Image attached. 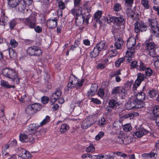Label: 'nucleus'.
Here are the masks:
<instances>
[{
  "instance_id": "61",
  "label": "nucleus",
  "mask_w": 159,
  "mask_h": 159,
  "mask_svg": "<svg viewBox=\"0 0 159 159\" xmlns=\"http://www.w3.org/2000/svg\"><path fill=\"white\" fill-rule=\"evenodd\" d=\"M124 137L118 136L116 139V142L120 144L124 143Z\"/></svg>"
},
{
  "instance_id": "17",
  "label": "nucleus",
  "mask_w": 159,
  "mask_h": 159,
  "mask_svg": "<svg viewBox=\"0 0 159 159\" xmlns=\"http://www.w3.org/2000/svg\"><path fill=\"white\" fill-rule=\"evenodd\" d=\"M130 101H128L127 102L125 103V107L127 110H130L132 109L135 108V102L134 100L133 97L132 96L130 98Z\"/></svg>"
},
{
  "instance_id": "40",
  "label": "nucleus",
  "mask_w": 159,
  "mask_h": 159,
  "mask_svg": "<svg viewBox=\"0 0 159 159\" xmlns=\"http://www.w3.org/2000/svg\"><path fill=\"white\" fill-rule=\"evenodd\" d=\"M148 93L150 97L153 98L156 96L157 94V92L154 89H152L151 90H149Z\"/></svg>"
},
{
  "instance_id": "34",
  "label": "nucleus",
  "mask_w": 159,
  "mask_h": 159,
  "mask_svg": "<svg viewBox=\"0 0 159 159\" xmlns=\"http://www.w3.org/2000/svg\"><path fill=\"white\" fill-rule=\"evenodd\" d=\"M0 85L6 89H10L11 88H14L15 86L14 85H9L8 82L7 81H5L3 80H1L0 81Z\"/></svg>"
},
{
  "instance_id": "11",
  "label": "nucleus",
  "mask_w": 159,
  "mask_h": 159,
  "mask_svg": "<svg viewBox=\"0 0 159 159\" xmlns=\"http://www.w3.org/2000/svg\"><path fill=\"white\" fill-rule=\"evenodd\" d=\"M61 95V91L58 88L52 94L50 100V103L51 105H53L59 98Z\"/></svg>"
},
{
  "instance_id": "42",
  "label": "nucleus",
  "mask_w": 159,
  "mask_h": 159,
  "mask_svg": "<svg viewBox=\"0 0 159 159\" xmlns=\"http://www.w3.org/2000/svg\"><path fill=\"white\" fill-rule=\"evenodd\" d=\"M109 54L108 56L110 57L115 56L118 54L117 51L115 49L111 50L109 51L107 53Z\"/></svg>"
},
{
  "instance_id": "25",
  "label": "nucleus",
  "mask_w": 159,
  "mask_h": 159,
  "mask_svg": "<svg viewBox=\"0 0 159 159\" xmlns=\"http://www.w3.org/2000/svg\"><path fill=\"white\" fill-rule=\"evenodd\" d=\"M132 97L138 100H140L143 101L145 99V94L143 92H140L138 93L136 95H134Z\"/></svg>"
},
{
  "instance_id": "4",
  "label": "nucleus",
  "mask_w": 159,
  "mask_h": 159,
  "mask_svg": "<svg viewBox=\"0 0 159 159\" xmlns=\"http://www.w3.org/2000/svg\"><path fill=\"white\" fill-rule=\"evenodd\" d=\"M23 21L25 25L30 28L33 29L36 25V16L31 14L29 17L23 19Z\"/></svg>"
},
{
  "instance_id": "58",
  "label": "nucleus",
  "mask_w": 159,
  "mask_h": 159,
  "mask_svg": "<svg viewBox=\"0 0 159 159\" xmlns=\"http://www.w3.org/2000/svg\"><path fill=\"white\" fill-rule=\"evenodd\" d=\"M104 135V133L102 132H100L98 134H97L95 137V139L98 141L101 138H102Z\"/></svg>"
},
{
  "instance_id": "32",
  "label": "nucleus",
  "mask_w": 159,
  "mask_h": 159,
  "mask_svg": "<svg viewBox=\"0 0 159 159\" xmlns=\"http://www.w3.org/2000/svg\"><path fill=\"white\" fill-rule=\"evenodd\" d=\"M135 102L136 109H139L145 106V103L143 101L140 100H138L134 98Z\"/></svg>"
},
{
  "instance_id": "53",
  "label": "nucleus",
  "mask_w": 159,
  "mask_h": 159,
  "mask_svg": "<svg viewBox=\"0 0 159 159\" xmlns=\"http://www.w3.org/2000/svg\"><path fill=\"white\" fill-rule=\"evenodd\" d=\"M139 68L140 70L144 71L147 68L146 64H145L142 61H140Z\"/></svg>"
},
{
  "instance_id": "41",
  "label": "nucleus",
  "mask_w": 159,
  "mask_h": 159,
  "mask_svg": "<svg viewBox=\"0 0 159 159\" xmlns=\"http://www.w3.org/2000/svg\"><path fill=\"white\" fill-rule=\"evenodd\" d=\"M9 53L10 58H13L16 56V53L14 50L12 48L9 49Z\"/></svg>"
},
{
  "instance_id": "2",
  "label": "nucleus",
  "mask_w": 159,
  "mask_h": 159,
  "mask_svg": "<svg viewBox=\"0 0 159 159\" xmlns=\"http://www.w3.org/2000/svg\"><path fill=\"white\" fill-rule=\"evenodd\" d=\"M136 39L133 37H130L127 40V46L128 48L126 52L127 57L131 58L134 57L135 54V46Z\"/></svg>"
},
{
  "instance_id": "10",
  "label": "nucleus",
  "mask_w": 159,
  "mask_h": 159,
  "mask_svg": "<svg viewBox=\"0 0 159 159\" xmlns=\"http://www.w3.org/2000/svg\"><path fill=\"white\" fill-rule=\"evenodd\" d=\"M147 30V27L146 24L143 22L137 21L134 24V31L138 33L139 32H144Z\"/></svg>"
},
{
  "instance_id": "55",
  "label": "nucleus",
  "mask_w": 159,
  "mask_h": 159,
  "mask_svg": "<svg viewBox=\"0 0 159 159\" xmlns=\"http://www.w3.org/2000/svg\"><path fill=\"white\" fill-rule=\"evenodd\" d=\"M113 9L114 11L116 12L120 11L121 9L120 4L119 3L115 4L114 7Z\"/></svg>"
},
{
  "instance_id": "18",
  "label": "nucleus",
  "mask_w": 159,
  "mask_h": 159,
  "mask_svg": "<svg viewBox=\"0 0 159 159\" xmlns=\"http://www.w3.org/2000/svg\"><path fill=\"white\" fill-rule=\"evenodd\" d=\"M77 8L75 9V7L73 8L70 11V13L74 16L76 17L80 16L83 15L82 13V8L81 7H77Z\"/></svg>"
},
{
  "instance_id": "38",
  "label": "nucleus",
  "mask_w": 159,
  "mask_h": 159,
  "mask_svg": "<svg viewBox=\"0 0 159 159\" xmlns=\"http://www.w3.org/2000/svg\"><path fill=\"white\" fill-rule=\"evenodd\" d=\"M139 115V114L137 112H134L125 115L124 116L125 118H129L130 119H133L134 117L138 116Z\"/></svg>"
},
{
  "instance_id": "24",
  "label": "nucleus",
  "mask_w": 159,
  "mask_h": 159,
  "mask_svg": "<svg viewBox=\"0 0 159 159\" xmlns=\"http://www.w3.org/2000/svg\"><path fill=\"white\" fill-rule=\"evenodd\" d=\"M98 87V85L96 84H92L90 91L87 92L88 96H92L97 91Z\"/></svg>"
},
{
  "instance_id": "9",
  "label": "nucleus",
  "mask_w": 159,
  "mask_h": 159,
  "mask_svg": "<svg viewBox=\"0 0 159 159\" xmlns=\"http://www.w3.org/2000/svg\"><path fill=\"white\" fill-rule=\"evenodd\" d=\"M146 51L150 57H154L156 56V45L153 42L148 43L146 44Z\"/></svg>"
},
{
  "instance_id": "1",
  "label": "nucleus",
  "mask_w": 159,
  "mask_h": 159,
  "mask_svg": "<svg viewBox=\"0 0 159 159\" xmlns=\"http://www.w3.org/2000/svg\"><path fill=\"white\" fill-rule=\"evenodd\" d=\"M2 72L5 77L12 79L15 84H18L20 83V79L18 77L17 72L15 70L6 68L2 70Z\"/></svg>"
},
{
  "instance_id": "31",
  "label": "nucleus",
  "mask_w": 159,
  "mask_h": 159,
  "mask_svg": "<svg viewBox=\"0 0 159 159\" xmlns=\"http://www.w3.org/2000/svg\"><path fill=\"white\" fill-rule=\"evenodd\" d=\"M102 14V12L100 11H98L94 14L93 16L94 19L96 22L100 23V19Z\"/></svg>"
},
{
  "instance_id": "22",
  "label": "nucleus",
  "mask_w": 159,
  "mask_h": 159,
  "mask_svg": "<svg viewBox=\"0 0 159 159\" xmlns=\"http://www.w3.org/2000/svg\"><path fill=\"white\" fill-rule=\"evenodd\" d=\"M126 14L129 17H131L134 20H137L139 19V14L135 13L131 9H127Z\"/></svg>"
},
{
  "instance_id": "47",
  "label": "nucleus",
  "mask_w": 159,
  "mask_h": 159,
  "mask_svg": "<svg viewBox=\"0 0 159 159\" xmlns=\"http://www.w3.org/2000/svg\"><path fill=\"white\" fill-rule=\"evenodd\" d=\"M120 29V26L116 25L114 26L112 28L111 32L112 34H114L116 32H117L118 30Z\"/></svg>"
},
{
  "instance_id": "48",
  "label": "nucleus",
  "mask_w": 159,
  "mask_h": 159,
  "mask_svg": "<svg viewBox=\"0 0 159 159\" xmlns=\"http://www.w3.org/2000/svg\"><path fill=\"white\" fill-rule=\"evenodd\" d=\"M122 125V123L120 121H116L113 124V128H116L118 129H121Z\"/></svg>"
},
{
  "instance_id": "46",
  "label": "nucleus",
  "mask_w": 159,
  "mask_h": 159,
  "mask_svg": "<svg viewBox=\"0 0 159 159\" xmlns=\"http://www.w3.org/2000/svg\"><path fill=\"white\" fill-rule=\"evenodd\" d=\"M141 3L145 9L149 8V5L148 4V0H141Z\"/></svg>"
},
{
  "instance_id": "43",
  "label": "nucleus",
  "mask_w": 159,
  "mask_h": 159,
  "mask_svg": "<svg viewBox=\"0 0 159 159\" xmlns=\"http://www.w3.org/2000/svg\"><path fill=\"white\" fill-rule=\"evenodd\" d=\"M9 27L10 29L12 30L14 29V27L17 24L16 21L14 19H13L9 22Z\"/></svg>"
},
{
  "instance_id": "51",
  "label": "nucleus",
  "mask_w": 159,
  "mask_h": 159,
  "mask_svg": "<svg viewBox=\"0 0 159 159\" xmlns=\"http://www.w3.org/2000/svg\"><path fill=\"white\" fill-rule=\"evenodd\" d=\"M132 127L131 125L129 124H128L125 125L123 127V129L124 131L128 132L129 131L131 130Z\"/></svg>"
},
{
  "instance_id": "39",
  "label": "nucleus",
  "mask_w": 159,
  "mask_h": 159,
  "mask_svg": "<svg viewBox=\"0 0 159 159\" xmlns=\"http://www.w3.org/2000/svg\"><path fill=\"white\" fill-rule=\"evenodd\" d=\"M145 71V75L146 76L150 77L152 75H155V73L150 67H148Z\"/></svg>"
},
{
  "instance_id": "15",
  "label": "nucleus",
  "mask_w": 159,
  "mask_h": 159,
  "mask_svg": "<svg viewBox=\"0 0 159 159\" xmlns=\"http://www.w3.org/2000/svg\"><path fill=\"white\" fill-rule=\"evenodd\" d=\"M20 149V152L18 154L19 157L24 159H29L32 157L29 151L23 148Z\"/></svg>"
},
{
  "instance_id": "37",
  "label": "nucleus",
  "mask_w": 159,
  "mask_h": 159,
  "mask_svg": "<svg viewBox=\"0 0 159 159\" xmlns=\"http://www.w3.org/2000/svg\"><path fill=\"white\" fill-rule=\"evenodd\" d=\"M69 129V126L66 124H64L61 125L60 128V132L62 134H64Z\"/></svg>"
},
{
  "instance_id": "30",
  "label": "nucleus",
  "mask_w": 159,
  "mask_h": 159,
  "mask_svg": "<svg viewBox=\"0 0 159 159\" xmlns=\"http://www.w3.org/2000/svg\"><path fill=\"white\" fill-rule=\"evenodd\" d=\"M124 43L123 40L121 38H119L115 43V47L117 49H120Z\"/></svg>"
},
{
  "instance_id": "23",
  "label": "nucleus",
  "mask_w": 159,
  "mask_h": 159,
  "mask_svg": "<svg viewBox=\"0 0 159 159\" xmlns=\"http://www.w3.org/2000/svg\"><path fill=\"white\" fill-rule=\"evenodd\" d=\"M121 93H125V89L122 87L117 86L112 89L111 92V94L114 96Z\"/></svg>"
},
{
  "instance_id": "36",
  "label": "nucleus",
  "mask_w": 159,
  "mask_h": 159,
  "mask_svg": "<svg viewBox=\"0 0 159 159\" xmlns=\"http://www.w3.org/2000/svg\"><path fill=\"white\" fill-rule=\"evenodd\" d=\"M100 51L98 50L95 47L90 53V57L91 58H95L98 56Z\"/></svg>"
},
{
  "instance_id": "7",
  "label": "nucleus",
  "mask_w": 159,
  "mask_h": 159,
  "mask_svg": "<svg viewBox=\"0 0 159 159\" xmlns=\"http://www.w3.org/2000/svg\"><path fill=\"white\" fill-rule=\"evenodd\" d=\"M69 82L68 84L67 88L65 89L66 91L68 92L70 89L75 87L76 86V88L81 87L82 85V82H79L77 79L76 78H70L69 80Z\"/></svg>"
},
{
  "instance_id": "8",
  "label": "nucleus",
  "mask_w": 159,
  "mask_h": 159,
  "mask_svg": "<svg viewBox=\"0 0 159 159\" xmlns=\"http://www.w3.org/2000/svg\"><path fill=\"white\" fill-rule=\"evenodd\" d=\"M27 53L30 56L39 57L42 54V51L39 47L33 46L27 48Z\"/></svg>"
},
{
  "instance_id": "35",
  "label": "nucleus",
  "mask_w": 159,
  "mask_h": 159,
  "mask_svg": "<svg viewBox=\"0 0 159 159\" xmlns=\"http://www.w3.org/2000/svg\"><path fill=\"white\" fill-rule=\"evenodd\" d=\"M9 6L13 8L17 7L19 3V0H7Z\"/></svg>"
},
{
  "instance_id": "50",
  "label": "nucleus",
  "mask_w": 159,
  "mask_h": 159,
  "mask_svg": "<svg viewBox=\"0 0 159 159\" xmlns=\"http://www.w3.org/2000/svg\"><path fill=\"white\" fill-rule=\"evenodd\" d=\"M18 9L19 11H22L25 8V5L21 3H19L18 5Z\"/></svg>"
},
{
  "instance_id": "56",
  "label": "nucleus",
  "mask_w": 159,
  "mask_h": 159,
  "mask_svg": "<svg viewBox=\"0 0 159 159\" xmlns=\"http://www.w3.org/2000/svg\"><path fill=\"white\" fill-rule=\"evenodd\" d=\"M41 100L42 103L46 104L48 102L49 98L48 97L44 96L41 98Z\"/></svg>"
},
{
  "instance_id": "5",
  "label": "nucleus",
  "mask_w": 159,
  "mask_h": 159,
  "mask_svg": "<svg viewBox=\"0 0 159 159\" xmlns=\"http://www.w3.org/2000/svg\"><path fill=\"white\" fill-rule=\"evenodd\" d=\"M42 106L39 104H32L27 107L25 108V112L27 115H30L40 110Z\"/></svg>"
},
{
  "instance_id": "33",
  "label": "nucleus",
  "mask_w": 159,
  "mask_h": 159,
  "mask_svg": "<svg viewBox=\"0 0 159 159\" xmlns=\"http://www.w3.org/2000/svg\"><path fill=\"white\" fill-rule=\"evenodd\" d=\"M105 42L104 41H101L95 47L100 51H101L103 49H106V47H105Z\"/></svg>"
},
{
  "instance_id": "29",
  "label": "nucleus",
  "mask_w": 159,
  "mask_h": 159,
  "mask_svg": "<svg viewBox=\"0 0 159 159\" xmlns=\"http://www.w3.org/2000/svg\"><path fill=\"white\" fill-rule=\"evenodd\" d=\"M84 18L83 15L75 17V21L76 24L78 25H82L84 22Z\"/></svg>"
},
{
  "instance_id": "45",
  "label": "nucleus",
  "mask_w": 159,
  "mask_h": 159,
  "mask_svg": "<svg viewBox=\"0 0 159 159\" xmlns=\"http://www.w3.org/2000/svg\"><path fill=\"white\" fill-rule=\"evenodd\" d=\"M50 120V117L48 116H47L45 118L43 119V120L40 123V126H43L47 123Z\"/></svg>"
},
{
  "instance_id": "16",
  "label": "nucleus",
  "mask_w": 159,
  "mask_h": 159,
  "mask_svg": "<svg viewBox=\"0 0 159 159\" xmlns=\"http://www.w3.org/2000/svg\"><path fill=\"white\" fill-rule=\"evenodd\" d=\"M137 79L134 82V85L136 88L139 87L141 84V82L144 80V75L140 73L137 74Z\"/></svg>"
},
{
  "instance_id": "49",
  "label": "nucleus",
  "mask_w": 159,
  "mask_h": 159,
  "mask_svg": "<svg viewBox=\"0 0 159 159\" xmlns=\"http://www.w3.org/2000/svg\"><path fill=\"white\" fill-rule=\"evenodd\" d=\"M125 60V58L122 57L119 58L117 61H116L115 62V65L116 67L119 66L120 64L122 63Z\"/></svg>"
},
{
  "instance_id": "13",
  "label": "nucleus",
  "mask_w": 159,
  "mask_h": 159,
  "mask_svg": "<svg viewBox=\"0 0 159 159\" xmlns=\"http://www.w3.org/2000/svg\"><path fill=\"white\" fill-rule=\"evenodd\" d=\"M149 131L143 128H140L137 129L136 131L134 133L133 135L134 137L140 138L143 135L147 134Z\"/></svg>"
},
{
  "instance_id": "19",
  "label": "nucleus",
  "mask_w": 159,
  "mask_h": 159,
  "mask_svg": "<svg viewBox=\"0 0 159 159\" xmlns=\"http://www.w3.org/2000/svg\"><path fill=\"white\" fill-rule=\"evenodd\" d=\"M92 119L89 117L85 118L83 121L81 125V127L83 129H86L90 127L93 123L91 121Z\"/></svg>"
},
{
  "instance_id": "12",
  "label": "nucleus",
  "mask_w": 159,
  "mask_h": 159,
  "mask_svg": "<svg viewBox=\"0 0 159 159\" xmlns=\"http://www.w3.org/2000/svg\"><path fill=\"white\" fill-rule=\"evenodd\" d=\"M26 134H20L19 135L20 141L22 143L29 142L32 143L34 142V138L32 136H28Z\"/></svg>"
},
{
  "instance_id": "26",
  "label": "nucleus",
  "mask_w": 159,
  "mask_h": 159,
  "mask_svg": "<svg viewBox=\"0 0 159 159\" xmlns=\"http://www.w3.org/2000/svg\"><path fill=\"white\" fill-rule=\"evenodd\" d=\"M108 105L113 109H115L119 105L120 103L119 102L115 99H111L109 100Z\"/></svg>"
},
{
  "instance_id": "59",
  "label": "nucleus",
  "mask_w": 159,
  "mask_h": 159,
  "mask_svg": "<svg viewBox=\"0 0 159 159\" xmlns=\"http://www.w3.org/2000/svg\"><path fill=\"white\" fill-rule=\"evenodd\" d=\"M121 72L120 70H117L115 71H114L113 72H111V77L116 76L117 75L119 76V75H120Z\"/></svg>"
},
{
  "instance_id": "27",
  "label": "nucleus",
  "mask_w": 159,
  "mask_h": 159,
  "mask_svg": "<svg viewBox=\"0 0 159 159\" xmlns=\"http://www.w3.org/2000/svg\"><path fill=\"white\" fill-rule=\"evenodd\" d=\"M156 152V150H153L149 153L143 154L142 157L145 158L144 159H150V158L153 157L155 156Z\"/></svg>"
},
{
  "instance_id": "60",
  "label": "nucleus",
  "mask_w": 159,
  "mask_h": 159,
  "mask_svg": "<svg viewBox=\"0 0 159 159\" xmlns=\"http://www.w3.org/2000/svg\"><path fill=\"white\" fill-rule=\"evenodd\" d=\"M10 44L13 48H15L18 45V43L14 39H11V40Z\"/></svg>"
},
{
  "instance_id": "6",
  "label": "nucleus",
  "mask_w": 159,
  "mask_h": 159,
  "mask_svg": "<svg viewBox=\"0 0 159 159\" xmlns=\"http://www.w3.org/2000/svg\"><path fill=\"white\" fill-rule=\"evenodd\" d=\"M39 126L36 124H31L27 126L25 131V133L28 134V136L35 133V134L36 135L40 136L41 135V131L36 132V130L38 129Z\"/></svg>"
},
{
  "instance_id": "64",
  "label": "nucleus",
  "mask_w": 159,
  "mask_h": 159,
  "mask_svg": "<svg viewBox=\"0 0 159 159\" xmlns=\"http://www.w3.org/2000/svg\"><path fill=\"white\" fill-rule=\"evenodd\" d=\"M124 144H127L131 143V140L130 139L129 137H124Z\"/></svg>"
},
{
  "instance_id": "52",
  "label": "nucleus",
  "mask_w": 159,
  "mask_h": 159,
  "mask_svg": "<svg viewBox=\"0 0 159 159\" xmlns=\"http://www.w3.org/2000/svg\"><path fill=\"white\" fill-rule=\"evenodd\" d=\"M98 125L102 127L104 126L106 124V120L103 117H101L98 121Z\"/></svg>"
},
{
  "instance_id": "44",
  "label": "nucleus",
  "mask_w": 159,
  "mask_h": 159,
  "mask_svg": "<svg viewBox=\"0 0 159 159\" xmlns=\"http://www.w3.org/2000/svg\"><path fill=\"white\" fill-rule=\"evenodd\" d=\"M95 151V148L93 144L90 143V146L86 149V151L87 152H93Z\"/></svg>"
},
{
  "instance_id": "3",
  "label": "nucleus",
  "mask_w": 159,
  "mask_h": 159,
  "mask_svg": "<svg viewBox=\"0 0 159 159\" xmlns=\"http://www.w3.org/2000/svg\"><path fill=\"white\" fill-rule=\"evenodd\" d=\"M148 21L149 25H151L152 33L155 37L159 38V24H157L156 19H149Z\"/></svg>"
},
{
  "instance_id": "63",
  "label": "nucleus",
  "mask_w": 159,
  "mask_h": 159,
  "mask_svg": "<svg viewBox=\"0 0 159 159\" xmlns=\"http://www.w3.org/2000/svg\"><path fill=\"white\" fill-rule=\"evenodd\" d=\"M91 102H93V103L97 104H100L101 103V101L97 98H92L91 99Z\"/></svg>"
},
{
  "instance_id": "62",
  "label": "nucleus",
  "mask_w": 159,
  "mask_h": 159,
  "mask_svg": "<svg viewBox=\"0 0 159 159\" xmlns=\"http://www.w3.org/2000/svg\"><path fill=\"white\" fill-rule=\"evenodd\" d=\"M35 31L37 33H40L42 32V28L41 27L37 25V26H35L34 28Z\"/></svg>"
},
{
  "instance_id": "57",
  "label": "nucleus",
  "mask_w": 159,
  "mask_h": 159,
  "mask_svg": "<svg viewBox=\"0 0 159 159\" xmlns=\"http://www.w3.org/2000/svg\"><path fill=\"white\" fill-rule=\"evenodd\" d=\"M120 129H118L117 128L115 127H112L111 128V135H114L117 133Z\"/></svg>"
},
{
  "instance_id": "28",
  "label": "nucleus",
  "mask_w": 159,
  "mask_h": 159,
  "mask_svg": "<svg viewBox=\"0 0 159 159\" xmlns=\"http://www.w3.org/2000/svg\"><path fill=\"white\" fill-rule=\"evenodd\" d=\"M8 20V17L5 16V13L3 12L0 19V25L4 26Z\"/></svg>"
},
{
  "instance_id": "14",
  "label": "nucleus",
  "mask_w": 159,
  "mask_h": 159,
  "mask_svg": "<svg viewBox=\"0 0 159 159\" xmlns=\"http://www.w3.org/2000/svg\"><path fill=\"white\" fill-rule=\"evenodd\" d=\"M153 113L154 116H152L150 117L151 120H155L157 125L159 123V108L157 107H154L153 109Z\"/></svg>"
},
{
  "instance_id": "21",
  "label": "nucleus",
  "mask_w": 159,
  "mask_h": 159,
  "mask_svg": "<svg viewBox=\"0 0 159 159\" xmlns=\"http://www.w3.org/2000/svg\"><path fill=\"white\" fill-rule=\"evenodd\" d=\"M57 19L54 18V19H49L47 20L46 25L48 27L52 29H54L57 25Z\"/></svg>"
},
{
  "instance_id": "20",
  "label": "nucleus",
  "mask_w": 159,
  "mask_h": 159,
  "mask_svg": "<svg viewBox=\"0 0 159 159\" xmlns=\"http://www.w3.org/2000/svg\"><path fill=\"white\" fill-rule=\"evenodd\" d=\"M114 23L118 25H124L125 23V19L124 17L122 15L118 16H115Z\"/></svg>"
},
{
  "instance_id": "54",
  "label": "nucleus",
  "mask_w": 159,
  "mask_h": 159,
  "mask_svg": "<svg viewBox=\"0 0 159 159\" xmlns=\"http://www.w3.org/2000/svg\"><path fill=\"white\" fill-rule=\"evenodd\" d=\"M58 7L61 10H64L65 8V3L62 1H60L58 3Z\"/></svg>"
}]
</instances>
